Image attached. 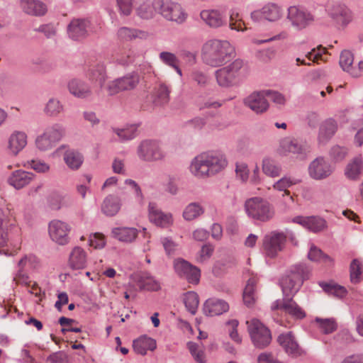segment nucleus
<instances>
[{
  "instance_id": "37998d69",
  "label": "nucleus",
  "mask_w": 363,
  "mask_h": 363,
  "mask_svg": "<svg viewBox=\"0 0 363 363\" xmlns=\"http://www.w3.org/2000/svg\"><path fill=\"white\" fill-rule=\"evenodd\" d=\"M216 78L219 86L223 87H230L238 84V82L231 75V73L223 67L218 69L215 72Z\"/></svg>"
},
{
  "instance_id": "7ed1b4c3",
  "label": "nucleus",
  "mask_w": 363,
  "mask_h": 363,
  "mask_svg": "<svg viewBox=\"0 0 363 363\" xmlns=\"http://www.w3.org/2000/svg\"><path fill=\"white\" fill-rule=\"evenodd\" d=\"M235 55V48L226 40L211 39L205 42L201 48L203 62L211 67H220Z\"/></svg>"
},
{
  "instance_id": "ea45409f",
  "label": "nucleus",
  "mask_w": 363,
  "mask_h": 363,
  "mask_svg": "<svg viewBox=\"0 0 363 363\" xmlns=\"http://www.w3.org/2000/svg\"><path fill=\"white\" fill-rule=\"evenodd\" d=\"M262 170L266 176L275 178L281 174L282 167L275 160L269 157H265L262 162Z\"/></svg>"
},
{
  "instance_id": "13d9d810",
  "label": "nucleus",
  "mask_w": 363,
  "mask_h": 363,
  "mask_svg": "<svg viewBox=\"0 0 363 363\" xmlns=\"http://www.w3.org/2000/svg\"><path fill=\"white\" fill-rule=\"evenodd\" d=\"M265 96L267 97V100L271 101L274 103L277 106H284L286 104V99L284 94L281 93L271 90V89H265Z\"/></svg>"
},
{
  "instance_id": "de8ad7c7",
  "label": "nucleus",
  "mask_w": 363,
  "mask_h": 363,
  "mask_svg": "<svg viewBox=\"0 0 363 363\" xmlns=\"http://www.w3.org/2000/svg\"><path fill=\"white\" fill-rule=\"evenodd\" d=\"M363 274V264L359 259H354L350 265V281L353 284L359 283Z\"/></svg>"
},
{
  "instance_id": "4be33fe9",
  "label": "nucleus",
  "mask_w": 363,
  "mask_h": 363,
  "mask_svg": "<svg viewBox=\"0 0 363 363\" xmlns=\"http://www.w3.org/2000/svg\"><path fill=\"white\" fill-rule=\"evenodd\" d=\"M293 221L313 233L320 232L327 228L326 220L319 216H297Z\"/></svg>"
},
{
  "instance_id": "bf43d9fd",
  "label": "nucleus",
  "mask_w": 363,
  "mask_h": 363,
  "mask_svg": "<svg viewBox=\"0 0 363 363\" xmlns=\"http://www.w3.org/2000/svg\"><path fill=\"white\" fill-rule=\"evenodd\" d=\"M27 167H30L38 173H46L49 172L50 167V165L40 160H31L27 162V164H25Z\"/></svg>"
},
{
  "instance_id": "6e6d98bb",
  "label": "nucleus",
  "mask_w": 363,
  "mask_h": 363,
  "mask_svg": "<svg viewBox=\"0 0 363 363\" xmlns=\"http://www.w3.org/2000/svg\"><path fill=\"white\" fill-rule=\"evenodd\" d=\"M63 106L58 99L51 98L46 104L44 111L48 116H57L63 111Z\"/></svg>"
},
{
  "instance_id": "c03bdc74",
  "label": "nucleus",
  "mask_w": 363,
  "mask_h": 363,
  "mask_svg": "<svg viewBox=\"0 0 363 363\" xmlns=\"http://www.w3.org/2000/svg\"><path fill=\"white\" fill-rule=\"evenodd\" d=\"M137 130L136 125H130L124 128H113V132L118 136L119 141L125 142L136 137Z\"/></svg>"
},
{
  "instance_id": "774afa93",
  "label": "nucleus",
  "mask_w": 363,
  "mask_h": 363,
  "mask_svg": "<svg viewBox=\"0 0 363 363\" xmlns=\"http://www.w3.org/2000/svg\"><path fill=\"white\" fill-rule=\"evenodd\" d=\"M213 251L214 247L212 245L208 243L203 245L197 256V261L201 263L206 262L211 257Z\"/></svg>"
},
{
  "instance_id": "9b49d317",
  "label": "nucleus",
  "mask_w": 363,
  "mask_h": 363,
  "mask_svg": "<svg viewBox=\"0 0 363 363\" xmlns=\"http://www.w3.org/2000/svg\"><path fill=\"white\" fill-rule=\"evenodd\" d=\"M160 15L177 23H184L187 17L181 5L172 0H160Z\"/></svg>"
},
{
  "instance_id": "052dcab7",
  "label": "nucleus",
  "mask_w": 363,
  "mask_h": 363,
  "mask_svg": "<svg viewBox=\"0 0 363 363\" xmlns=\"http://www.w3.org/2000/svg\"><path fill=\"white\" fill-rule=\"evenodd\" d=\"M156 10L152 4L144 3L137 10L138 15L144 19H150L154 16Z\"/></svg>"
},
{
  "instance_id": "39448f33",
  "label": "nucleus",
  "mask_w": 363,
  "mask_h": 363,
  "mask_svg": "<svg viewBox=\"0 0 363 363\" xmlns=\"http://www.w3.org/2000/svg\"><path fill=\"white\" fill-rule=\"evenodd\" d=\"M294 234L289 230H273L267 233L262 239V249L267 256L274 257L281 252L287 239L294 240Z\"/></svg>"
},
{
  "instance_id": "0eeeda50",
  "label": "nucleus",
  "mask_w": 363,
  "mask_h": 363,
  "mask_svg": "<svg viewBox=\"0 0 363 363\" xmlns=\"http://www.w3.org/2000/svg\"><path fill=\"white\" fill-rule=\"evenodd\" d=\"M286 18L291 26L297 30H302L315 21L314 15L308 9L300 6H291L287 9Z\"/></svg>"
},
{
  "instance_id": "aec40b11",
  "label": "nucleus",
  "mask_w": 363,
  "mask_h": 363,
  "mask_svg": "<svg viewBox=\"0 0 363 363\" xmlns=\"http://www.w3.org/2000/svg\"><path fill=\"white\" fill-rule=\"evenodd\" d=\"M225 67L228 72L231 73V75H233L238 84L246 79L250 73V68L248 63L240 58L235 59Z\"/></svg>"
},
{
  "instance_id": "f03ea898",
  "label": "nucleus",
  "mask_w": 363,
  "mask_h": 363,
  "mask_svg": "<svg viewBox=\"0 0 363 363\" xmlns=\"http://www.w3.org/2000/svg\"><path fill=\"white\" fill-rule=\"evenodd\" d=\"M228 164L224 155L217 152H203L194 157L189 165V172L198 179L213 176L225 168Z\"/></svg>"
},
{
  "instance_id": "c9c22d12",
  "label": "nucleus",
  "mask_w": 363,
  "mask_h": 363,
  "mask_svg": "<svg viewBox=\"0 0 363 363\" xmlns=\"http://www.w3.org/2000/svg\"><path fill=\"white\" fill-rule=\"evenodd\" d=\"M204 213L205 208L201 203L191 202L184 207L182 218L186 221H192L200 218Z\"/></svg>"
},
{
  "instance_id": "473e14b6",
  "label": "nucleus",
  "mask_w": 363,
  "mask_h": 363,
  "mask_svg": "<svg viewBox=\"0 0 363 363\" xmlns=\"http://www.w3.org/2000/svg\"><path fill=\"white\" fill-rule=\"evenodd\" d=\"M63 160L70 169L77 170L83 164L84 157L78 150L67 148L63 155Z\"/></svg>"
},
{
  "instance_id": "20e7f679",
  "label": "nucleus",
  "mask_w": 363,
  "mask_h": 363,
  "mask_svg": "<svg viewBox=\"0 0 363 363\" xmlns=\"http://www.w3.org/2000/svg\"><path fill=\"white\" fill-rule=\"evenodd\" d=\"M244 208L247 216L255 220L265 223L272 219L274 216L272 205L261 197L247 199Z\"/></svg>"
},
{
  "instance_id": "e2e57ef3",
  "label": "nucleus",
  "mask_w": 363,
  "mask_h": 363,
  "mask_svg": "<svg viewBox=\"0 0 363 363\" xmlns=\"http://www.w3.org/2000/svg\"><path fill=\"white\" fill-rule=\"evenodd\" d=\"M347 155V147L338 145L333 146L330 150V157L336 162L343 160Z\"/></svg>"
},
{
  "instance_id": "680f3d73",
  "label": "nucleus",
  "mask_w": 363,
  "mask_h": 363,
  "mask_svg": "<svg viewBox=\"0 0 363 363\" xmlns=\"http://www.w3.org/2000/svg\"><path fill=\"white\" fill-rule=\"evenodd\" d=\"M35 143L37 147L42 151L52 148L55 144L45 133L36 138Z\"/></svg>"
},
{
  "instance_id": "4c0bfd02",
  "label": "nucleus",
  "mask_w": 363,
  "mask_h": 363,
  "mask_svg": "<svg viewBox=\"0 0 363 363\" xmlns=\"http://www.w3.org/2000/svg\"><path fill=\"white\" fill-rule=\"evenodd\" d=\"M354 57L352 53L349 50H343L340 56V65L342 69L349 73L353 77H359V72L352 66Z\"/></svg>"
},
{
  "instance_id": "72a5a7b5",
  "label": "nucleus",
  "mask_w": 363,
  "mask_h": 363,
  "mask_svg": "<svg viewBox=\"0 0 363 363\" xmlns=\"http://www.w3.org/2000/svg\"><path fill=\"white\" fill-rule=\"evenodd\" d=\"M87 263L86 253L80 247H75L70 253L69 264L74 269H84Z\"/></svg>"
},
{
  "instance_id": "e433bc0d",
  "label": "nucleus",
  "mask_w": 363,
  "mask_h": 363,
  "mask_svg": "<svg viewBox=\"0 0 363 363\" xmlns=\"http://www.w3.org/2000/svg\"><path fill=\"white\" fill-rule=\"evenodd\" d=\"M118 38L123 41H130L135 39H146L148 36L147 33L145 31L128 28L121 27L117 31Z\"/></svg>"
},
{
  "instance_id": "5fc2aeb1",
  "label": "nucleus",
  "mask_w": 363,
  "mask_h": 363,
  "mask_svg": "<svg viewBox=\"0 0 363 363\" xmlns=\"http://www.w3.org/2000/svg\"><path fill=\"white\" fill-rule=\"evenodd\" d=\"M160 60L167 65L174 68L178 74L182 75V70L179 67V60L174 53L169 52H160Z\"/></svg>"
},
{
  "instance_id": "9d476101",
  "label": "nucleus",
  "mask_w": 363,
  "mask_h": 363,
  "mask_svg": "<svg viewBox=\"0 0 363 363\" xmlns=\"http://www.w3.org/2000/svg\"><path fill=\"white\" fill-rule=\"evenodd\" d=\"M175 272L182 278L186 279L189 283L196 284L199 282L201 271L188 261L178 258L174 262Z\"/></svg>"
},
{
  "instance_id": "69168bd1",
  "label": "nucleus",
  "mask_w": 363,
  "mask_h": 363,
  "mask_svg": "<svg viewBox=\"0 0 363 363\" xmlns=\"http://www.w3.org/2000/svg\"><path fill=\"white\" fill-rule=\"evenodd\" d=\"M68 201L69 198L67 196L59 194H55L52 195L50 203L52 209L58 210L66 206Z\"/></svg>"
},
{
  "instance_id": "6ab92c4d",
  "label": "nucleus",
  "mask_w": 363,
  "mask_h": 363,
  "mask_svg": "<svg viewBox=\"0 0 363 363\" xmlns=\"http://www.w3.org/2000/svg\"><path fill=\"white\" fill-rule=\"evenodd\" d=\"M35 174L23 169L15 170L7 179L8 184L19 190L30 184L35 179Z\"/></svg>"
},
{
  "instance_id": "c756f323",
  "label": "nucleus",
  "mask_w": 363,
  "mask_h": 363,
  "mask_svg": "<svg viewBox=\"0 0 363 363\" xmlns=\"http://www.w3.org/2000/svg\"><path fill=\"white\" fill-rule=\"evenodd\" d=\"M301 182L300 178L291 174H285L272 184V188L276 191H284L283 196L286 195L291 201H293V197L290 195L288 189Z\"/></svg>"
},
{
  "instance_id": "49530a36",
  "label": "nucleus",
  "mask_w": 363,
  "mask_h": 363,
  "mask_svg": "<svg viewBox=\"0 0 363 363\" xmlns=\"http://www.w3.org/2000/svg\"><path fill=\"white\" fill-rule=\"evenodd\" d=\"M183 301L186 310L195 315L199 304V295L194 291H188L184 294Z\"/></svg>"
},
{
  "instance_id": "dca6fc26",
  "label": "nucleus",
  "mask_w": 363,
  "mask_h": 363,
  "mask_svg": "<svg viewBox=\"0 0 363 363\" xmlns=\"http://www.w3.org/2000/svg\"><path fill=\"white\" fill-rule=\"evenodd\" d=\"M333 172L330 164L322 157L313 160L308 166L309 176L315 180H321L328 177Z\"/></svg>"
},
{
  "instance_id": "58836bf2",
  "label": "nucleus",
  "mask_w": 363,
  "mask_h": 363,
  "mask_svg": "<svg viewBox=\"0 0 363 363\" xmlns=\"http://www.w3.org/2000/svg\"><path fill=\"white\" fill-rule=\"evenodd\" d=\"M11 216L10 206L1 205L0 206V247H4L7 244L9 237L6 231L5 221Z\"/></svg>"
},
{
  "instance_id": "6e6552de",
  "label": "nucleus",
  "mask_w": 363,
  "mask_h": 363,
  "mask_svg": "<svg viewBox=\"0 0 363 363\" xmlns=\"http://www.w3.org/2000/svg\"><path fill=\"white\" fill-rule=\"evenodd\" d=\"M277 152L283 157L294 155L298 159L303 160L309 150L306 144L302 141L294 138L285 137L280 140Z\"/></svg>"
},
{
  "instance_id": "a18cd8bd",
  "label": "nucleus",
  "mask_w": 363,
  "mask_h": 363,
  "mask_svg": "<svg viewBox=\"0 0 363 363\" xmlns=\"http://www.w3.org/2000/svg\"><path fill=\"white\" fill-rule=\"evenodd\" d=\"M255 278H250L243 291V301L244 303L248 307L252 306L255 301Z\"/></svg>"
},
{
  "instance_id": "a878e982",
  "label": "nucleus",
  "mask_w": 363,
  "mask_h": 363,
  "mask_svg": "<svg viewBox=\"0 0 363 363\" xmlns=\"http://www.w3.org/2000/svg\"><path fill=\"white\" fill-rule=\"evenodd\" d=\"M20 6L25 13L33 16H43L48 11L46 4L40 0H21Z\"/></svg>"
},
{
  "instance_id": "f257e3e1",
  "label": "nucleus",
  "mask_w": 363,
  "mask_h": 363,
  "mask_svg": "<svg viewBox=\"0 0 363 363\" xmlns=\"http://www.w3.org/2000/svg\"><path fill=\"white\" fill-rule=\"evenodd\" d=\"M310 270L303 264L292 266L279 281L283 292V299L272 308H280L296 319L306 317L305 311L293 300L292 296L297 293L305 279L309 278Z\"/></svg>"
},
{
  "instance_id": "f704fd0d",
  "label": "nucleus",
  "mask_w": 363,
  "mask_h": 363,
  "mask_svg": "<svg viewBox=\"0 0 363 363\" xmlns=\"http://www.w3.org/2000/svg\"><path fill=\"white\" fill-rule=\"evenodd\" d=\"M121 206L120 199L115 195L109 194L104 199L101 211L107 216H113L118 213Z\"/></svg>"
},
{
  "instance_id": "8fccbe9b",
  "label": "nucleus",
  "mask_w": 363,
  "mask_h": 363,
  "mask_svg": "<svg viewBox=\"0 0 363 363\" xmlns=\"http://www.w3.org/2000/svg\"><path fill=\"white\" fill-rule=\"evenodd\" d=\"M39 265V259L33 254L24 255L18 262V267L25 270L35 269Z\"/></svg>"
},
{
  "instance_id": "09e8293b",
  "label": "nucleus",
  "mask_w": 363,
  "mask_h": 363,
  "mask_svg": "<svg viewBox=\"0 0 363 363\" xmlns=\"http://www.w3.org/2000/svg\"><path fill=\"white\" fill-rule=\"evenodd\" d=\"M308 257L313 262H323L326 264H332L333 259L328 255L324 254L322 250L315 245H311L308 253Z\"/></svg>"
},
{
  "instance_id": "f3484780",
  "label": "nucleus",
  "mask_w": 363,
  "mask_h": 363,
  "mask_svg": "<svg viewBox=\"0 0 363 363\" xmlns=\"http://www.w3.org/2000/svg\"><path fill=\"white\" fill-rule=\"evenodd\" d=\"M264 94V90L252 93L244 99L245 105L257 113L265 112L269 108V102Z\"/></svg>"
},
{
  "instance_id": "b1692460",
  "label": "nucleus",
  "mask_w": 363,
  "mask_h": 363,
  "mask_svg": "<svg viewBox=\"0 0 363 363\" xmlns=\"http://www.w3.org/2000/svg\"><path fill=\"white\" fill-rule=\"evenodd\" d=\"M329 15L340 26L347 25L352 19L350 10L344 4H335L329 9Z\"/></svg>"
},
{
  "instance_id": "338daca9",
  "label": "nucleus",
  "mask_w": 363,
  "mask_h": 363,
  "mask_svg": "<svg viewBox=\"0 0 363 363\" xmlns=\"http://www.w3.org/2000/svg\"><path fill=\"white\" fill-rule=\"evenodd\" d=\"M235 173L236 177L242 182H247L250 174L247 164L243 162H237L235 164Z\"/></svg>"
},
{
  "instance_id": "4468645a",
  "label": "nucleus",
  "mask_w": 363,
  "mask_h": 363,
  "mask_svg": "<svg viewBox=\"0 0 363 363\" xmlns=\"http://www.w3.org/2000/svg\"><path fill=\"white\" fill-rule=\"evenodd\" d=\"M69 231L70 226L67 223L60 220H52L48 225L50 238L52 241L61 245L68 243Z\"/></svg>"
},
{
  "instance_id": "4d7b16f0",
  "label": "nucleus",
  "mask_w": 363,
  "mask_h": 363,
  "mask_svg": "<svg viewBox=\"0 0 363 363\" xmlns=\"http://www.w3.org/2000/svg\"><path fill=\"white\" fill-rule=\"evenodd\" d=\"M315 322L318 323L321 331L325 334H329L336 330L337 325L333 318H316Z\"/></svg>"
},
{
  "instance_id": "0e129e2a",
  "label": "nucleus",
  "mask_w": 363,
  "mask_h": 363,
  "mask_svg": "<svg viewBox=\"0 0 363 363\" xmlns=\"http://www.w3.org/2000/svg\"><path fill=\"white\" fill-rule=\"evenodd\" d=\"M124 183L134 191L135 199L140 204L143 205L144 202V195L138 184L131 179H126Z\"/></svg>"
},
{
  "instance_id": "a211bd4d",
  "label": "nucleus",
  "mask_w": 363,
  "mask_h": 363,
  "mask_svg": "<svg viewBox=\"0 0 363 363\" xmlns=\"http://www.w3.org/2000/svg\"><path fill=\"white\" fill-rule=\"evenodd\" d=\"M203 23L212 28H220L226 24L225 14L218 9H204L200 13Z\"/></svg>"
},
{
  "instance_id": "412c9836",
  "label": "nucleus",
  "mask_w": 363,
  "mask_h": 363,
  "mask_svg": "<svg viewBox=\"0 0 363 363\" xmlns=\"http://www.w3.org/2000/svg\"><path fill=\"white\" fill-rule=\"evenodd\" d=\"M159 150V143L156 140H144L138 147V155L144 161H153Z\"/></svg>"
},
{
  "instance_id": "603ef678",
  "label": "nucleus",
  "mask_w": 363,
  "mask_h": 363,
  "mask_svg": "<svg viewBox=\"0 0 363 363\" xmlns=\"http://www.w3.org/2000/svg\"><path fill=\"white\" fill-rule=\"evenodd\" d=\"M44 133L56 143L63 138L65 134V130L62 125L56 123L47 128Z\"/></svg>"
},
{
  "instance_id": "cd10ccee",
  "label": "nucleus",
  "mask_w": 363,
  "mask_h": 363,
  "mask_svg": "<svg viewBox=\"0 0 363 363\" xmlns=\"http://www.w3.org/2000/svg\"><path fill=\"white\" fill-rule=\"evenodd\" d=\"M27 145V135L19 130L13 131L8 140V149L11 154L17 155Z\"/></svg>"
},
{
  "instance_id": "ddd939ff",
  "label": "nucleus",
  "mask_w": 363,
  "mask_h": 363,
  "mask_svg": "<svg viewBox=\"0 0 363 363\" xmlns=\"http://www.w3.org/2000/svg\"><path fill=\"white\" fill-rule=\"evenodd\" d=\"M277 341L284 352L292 358H297L305 354L304 350L300 347L291 332L280 334Z\"/></svg>"
},
{
  "instance_id": "423d86ee",
  "label": "nucleus",
  "mask_w": 363,
  "mask_h": 363,
  "mask_svg": "<svg viewBox=\"0 0 363 363\" xmlns=\"http://www.w3.org/2000/svg\"><path fill=\"white\" fill-rule=\"evenodd\" d=\"M246 324L250 339L255 347L263 349L270 344L271 332L259 320L252 318L247 320Z\"/></svg>"
},
{
  "instance_id": "bb28decb",
  "label": "nucleus",
  "mask_w": 363,
  "mask_h": 363,
  "mask_svg": "<svg viewBox=\"0 0 363 363\" xmlns=\"http://www.w3.org/2000/svg\"><path fill=\"white\" fill-rule=\"evenodd\" d=\"M337 130V123L333 118L324 121L319 127L318 140L320 145H326Z\"/></svg>"
},
{
  "instance_id": "79ce46f5",
  "label": "nucleus",
  "mask_w": 363,
  "mask_h": 363,
  "mask_svg": "<svg viewBox=\"0 0 363 363\" xmlns=\"http://www.w3.org/2000/svg\"><path fill=\"white\" fill-rule=\"evenodd\" d=\"M229 28L238 32H245L247 30L242 15L237 9H232L229 11Z\"/></svg>"
},
{
  "instance_id": "1a4fd4ad",
  "label": "nucleus",
  "mask_w": 363,
  "mask_h": 363,
  "mask_svg": "<svg viewBox=\"0 0 363 363\" xmlns=\"http://www.w3.org/2000/svg\"><path fill=\"white\" fill-rule=\"evenodd\" d=\"M140 82V77L136 72H131L122 77L110 82L107 85L108 94L113 96L121 91L134 89Z\"/></svg>"
},
{
  "instance_id": "2eb2a0df",
  "label": "nucleus",
  "mask_w": 363,
  "mask_h": 363,
  "mask_svg": "<svg viewBox=\"0 0 363 363\" xmlns=\"http://www.w3.org/2000/svg\"><path fill=\"white\" fill-rule=\"evenodd\" d=\"M91 23L86 18H74L67 26V34L73 40H82L89 35Z\"/></svg>"
},
{
  "instance_id": "5701e85b",
  "label": "nucleus",
  "mask_w": 363,
  "mask_h": 363,
  "mask_svg": "<svg viewBox=\"0 0 363 363\" xmlns=\"http://www.w3.org/2000/svg\"><path fill=\"white\" fill-rule=\"evenodd\" d=\"M229 309L228 303L224 300L211 298L203 303V311L207 316H216L225 313Z\"/></svg>"
},
{
  "instance_id": "864d4df0",
  "label": "nucleus",
  "mask_w": 363,
  "mask_h": 363,
  "mask_svg": "<svg viewBox=\"0 0 363 363\" xmlns=\"http://www.w3.org/2000/svg\"><path fill=\"white\" fill-rule=\"evenodd\" d=\"M164 190L172 195H176L178 192L177 179L174 175L164 174L162 177Z\"/></svg>"
},
{
  "instance_id": "3c124183",
  "label": "nucleus",
  "mask_w": 363,
  "mask_h": 363,
  "mask_svg": "<svg viewBox=\"0 0 363 363\" xmlns=\"http://www.w3.org/2000/svg\"><path fill=\"white\" fill-rule=\"evenodd\" d=\"M319 286L328 294L342 298L347 294V289L342 286L326 282H319Z\"/></svg>"
},
{
  "instance_id": "f8f14e48",
  "label": "nucleus",
  "mask_w": 363,
  "mask_h": 363,
  "mask_svg": "<svg viewBox=\"0 0 363 363\" xmlns=\"http://www.w3.org/2000/svg\"><path fill=\"white\" fill-rule=\"evenodd\" d=\"M282 16L281 9L275 4H267L259 10H255L250 13L251 19L256 23L263 21L274 22Z\"/></svg>"
},
{
  "instance_id": "a19ab883",
  "label": "nucleus",
  "mask_w": 363,
  "mask_h": 363,
  "mask_svg": "<svg viewBox=\"0 0 363 363\" xmlns=\"http://www.w3.org/2000/svg\"><path fill=\"white\" fill-rule=\"evenodd\" d=\"M363 172V160L362 157L354 158L347 165L345 171L346 177L350 179H357Z\"/></svg>"
},
{
  "instance_id": "2f4dec72",
  "label": "nucleus",
  "mask_w": 363,
  "mask_h": 363,
  "mask_svg": "<svg viewBox=\"0 0 363 363\" xmlns=\"http://www.w3.org/2000/svg\"><path fill=\"white\" fill-rule=\"evenodd\" d=\"M113 238L125 243L133 242L138 236V230L135 228L118 227L111 230Z\"/></svg>"
},
{
  "instance_id": "393cba45",
  "label": "nucleus",
  "mask_w": 363,
  "mask_h": 363,
  "mask_svg": "<svg viewBox=\"0 0 363 363\" xmlns=\"http://www.w3.org/2000/svg\"><path fill=\"white\" fill-rule=\"evenodd\" d=\"M86 76L89 81L98 82L101 87L104 86L108 78L104 63L97 62L90 65L86 71Z\"/></svg>"
},
{
  "instance_id": "7c9ffc66",
  "label": "nucleus",
  "mask_w": 363,
  "mask_h": 363,
  "mask_svg": "<svg viewBox=\"0 0 363 363\" xmlns=\"http://www.w3.org/2000/svg\"><path fill=\"white\" fill-rule=\"evenodd\" d=\"M133 347L136 353L145 355L148 350L153 351L156 349L157 341L146 335H143L133 341Z\"/></svg>"
},
{
  "instance_id": "c85d7f7f",
  "label": "nucleus",
  "mask_w": 363,
  "mask_h": 363,
  "mask_svg": "<svg viewBox=\"0 0 363 363\" xmlns=\"http://www.w3.org/2000/svg\"><path fill=\"white\" fill-rule=\"evenodd\" d=\"M68 89L72 95L79 99H86L92 94L91 86L85 82L77 79L69 82Z\"/></svg>"
}]
</instances>
